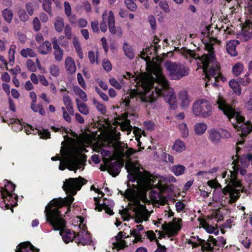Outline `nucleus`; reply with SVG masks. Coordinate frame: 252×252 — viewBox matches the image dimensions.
I'll return each mask as SVG.
<instances>
[{"label": "nucleus", "mask_w": 252, "mask_h": 252, "mask_svg": "<svg viewBox=\"0 0 252 252\" xmlns=\"http://www.w3.org/2000/svg\"><path fill=\"white\" fill-rule=\"evenodd\" d=\"M252 37V22L246 20L243 25L242 31L237 34V38L242 41L249 40Z\"/></svg>", "instance_id": "12"}, {"label": "nucleus", "mask_w": 252, "mask_h": 252, "mask_svg": "<svg viewBox=\"0 0 252 252\" xmlns=\"http://www.w3.org/2000/svg\"><path fill=\"white\" fill-rule=\"evenodd\" d=\"M21 55L25 58H27L28 57H34L36 56L35 53L32 49L30 48L23 49L22 50Z\"/></svg>", "instance_id": "47"}, {"label": "nucleus", "mask_w": 252, "mask_h": 252, "mask_svg": "<svg viewBox=\"0 0 252 252\" xmlns=\"http://www.w3.org/2000/svg\"><path fill=\"white\" fill-rule=\"evenodd\" d=\"M91 26L92 29L94 32H99L98 22L97 20L92 21L91 22Z\"/></svg>", "instance_id": "63"}, {"label": "nucleus", "mask_w": 252, "mask_h": 252, "mask_svg": "<svg viewBox=\"0 0 252 252\" xmlns=\"http://www.w3.org/2000/svg\"><path fill=\"white\" fill-rule=\"evenodd\" d=\"M120 132L114 131L109 137L108 141L119 158H129L134 151L131 148H128L126 144L120 141Z\"/></svg>", "instance_id": "7"}, {"label": "nucleus", "mask_w": 252, "mask_h": 252, "mask_svg": "<svg viewBox=\"0 0 252 252\" xmlns=\"http://www.w3.org/2000/svg\"><path fill=\"white\" fill-rule=\"evenodd\" d=\"M0 195L4 201L5 207L7 209L17 205V195L16 194L10 193L4 196L0 193Z\"/></svg>", "instance_id": "17"}, {"label": "nucleus", "mask_w": 252, "mask_h": 252, "mask_svg": "<svg viewBox=\"0 0 252 252\" xmlns=\"http://www.w3.org/2000/svg\"><path fill=\"white\" fill-rule=\"evenodd\" d=\"M4 187L1 188L0 192V194H2V195L4 196L7 194V193H12L13 191H14L15 189V186L6 180H4Z\"/></svg>", "instance_id": "23"}, {"label": "nucleus", "mask_w": 252, "mask_h": 252, "mask_svg": "<svg viewBox=\"0 0 252 252\" xmlns=\"http://www.w3.org/2000/svg\"><path fill=\"white\" fill-rule=\"evenodd\" d=\"M28 70L32 72H35L36 70V67L34 62L32 60H28L27 63Z\"/></svg>", "instance_id": "58"}, {"label": "nucleus", "mask_w": 252, "mask_h": 252, "mask_svg": "<svg viewBox=\"0 0 252 252\" xmlns=\"http://www.w3.org/2000/svg\"><path fill=\"white\" fill-rule=\"evenodd\" d=\"M178 127L181 136L183 138H187L189 135V131L187 124L183 123L179 125Z\"/></svg>", "instance_id": "39"}, {"label": "nucleus", "mask_w": 252, "mask_h": 252, "mask_svg": "<svg viewBox=\"0 0 252 252\" xmlns=\"http://www.w3.org/2000/svg\"><path fill=\"white\" fill-rule=\"evenodd\" d=\"M119 123L121 130L127 131V134H129L132 128V126L130 124V121L126 118L123 119Z\"/></svg>", "instance_id": "29"}, {"label": "nucleus", "mask_w": 252, "mask_h": 252, "mask_svg": "<svg viewBox=\"0 0 252 252\" xmlns=\"http://www.w3.org/2000/svg\"><path fill=\"white\" fill-rule=\"evenodd\" d=\"M239 41L237 40H232L229 41L226 45V49L227 53L232 56L237 55L236 47L239 44Z\"/></svg>", "instance_id": "21"}, {"label": "nucleus", "mask_w": 252, "mask_h": 252, "mask_svg": "<svg viewBox=\"0 0 252 252\" xmlns=\"http://www.w3.org/2000/svg\"><path fill=\"white\" fill-rule=\"evenodd\" d=\"M194 240L190 239L188 241V244H191L193 248L200 245L201 246L203 251H209L212 249L211 243L209 241L202 240L199 238L198 236L196 237V239L194 237Z\"/></svg>", "instance_id": "15"}, {"label": "nucleus", "mask_w": 252, "mask_h": 252, "mask_svg": "<svg viewBox=\"0 0 252 252\" xmlns=\"http://www.w3.org/2000/svg\"><path fill=\"white\" fill-rule=\"evenodd\" d=\"M31 108L34 112H38L41 115H45L46 112L42 104H36V103H31Z\"/></svg>", "instance_id": "36"}, {"label": "nucleus", "mask_w": 252, "mask_h": 252, "mask_svg": "<svg viewBox=\"0 0 252 252\" xmlns=\"http://www.w3.org/2000/svg\"><path fill=\"white\" fill-rule=\"evenodd\" d=\"M63 101L67 111L71 115H73L74 114V110L71 105V100L70 97L67 95H64Z\"/></svg>", "instance_id": "31"}, {"label": "nucleus", "mask_w": 252, "mask_h": 252, "mask_svg": "<svg viewBox=\"0 0 252 252\" xmlns=\"http://www.w3.org/2000/svg\"><path fill=\"white\" fill-rule=\"evenodd\" d=\"M133 0H125V3L126 7L130 11H135L137 9V6Z\"/></svg>", "instance_id": "50"}, {"label": "nucleus", "mask_w": 252, "mask_h": 252, "mask_svg": "<svg viewBox=\"0 0 252 252\" xmlns=\"http://www.w3.org/2000/svg\"><path fill=\"white\" fill-rule=\"evenodd\" d=\"M102 67L107 71L111 70L112 66L110 62L107 59H104L102 61Z\"/></svg>", "instance_id": "56"}, {"label": "nucleus", "mask_w": 252, "mask_h": 252, "mask_svg": "<svg viewBox=\"0 0 252 252\" xmlns=\"http://www.w3.org/2000/svg\"><path fill=\"white\" fill-rule=\"evenodd\" d=\"M207 185L212 188H220V185L216 180H209L207 182Z\"/></svg>", "instance_id": "61"}, {"label": "nucleus", "mask_w": 252, "mask_h": 252, "mask_svg": "<svg viewBox=\"0 0 252 252\" xmlns=\"http://www.w3.org/2000/svg\"><path fill=\"white\" fill-rule=\"evenodd\" d=\"M193 115L197 117L208 118L213 114V107L206 99H198L194 101L191 107Z\"/></svg>", "instance_id": "10"}, {"label": "nucleus", "mask_w": 252, "mask_h": 252, "mask_svg": "<svg viewBox=\"0 0 252 252\" xmlns=\"http://www.w3.org/2000/svg\"><path fill=\"white\" fill-rule=\"evenodd\" d=\"M52 50L51 44L49 41H45L38 47V51L40 54L46 55Z\"/></svg>", "instance_id": "26"}, {"label": "nucleus", "mask_w": 252, "mask_h": 252, "mask_svg": "<svg viewBox=\"0 0 252 252\" xmlns=\"http://www.w3.org/2000/svg\"><path fill=\"white\" fill-rule=\"evenodd\" d=\"M18 16L20 20L23 22L27 21L29 19V16L24 9H20L18 11Z\"/></svg>", "instance_id": "52"}, {"label": "nucleus", "mask_w": 252, "mask_h": 252, "mask_svg": "<svg viewBox=\"0 0 252 252\" xmlns=\"http://www.w3.org/2000/svg\"><path fill=\"white\" fill-rule=\"evenodd\" d=\"M186 167L182 165H176L173 166L171 171L177 176L183 175L185 171Z\"/></svg>", "instance_id": "37"}, {"label": "nucleus", "mask_w": 252, "mask_h": 252, "mask_svg": "<svg viewBox=\"0 0 252 252\" xmlns=\"http://www.w3.org/2000/svg\"><path fill=\"white\" fill-rule=\"evenodd\" d=\"M249 73H247L245 74L244 77L240 78L239 82L243 86H247L248 85L250 82L251 79L249 77Z\"/></svg>", "instance_id": "55"}, {"label": "nucleus", "mask_w": 252, "mask_h": 252, "mask_svg": "<svg viewBox=\"0 0 252 252\" xmlns=\"http://www.w3.org/2000/svg\"><path fill=\"white\" fill-rule=\"evenodd\" d=\"M229 86L235 94L238 95L241 94V89L238 82L234 79H231L229 82Z\"/></svg>", "instance_id": "28"}, {"label": "nucleus", "mask_w": 252, "mask_h": 252, "mask_svg": "<svg viewBox=\"0 0 252 252\" xmlns=\"http://www.w3.org/2000/svg\"><path fill=\"white\" fill-rule=\"evenodd\" d=\"M219 108L222 110L231 122L234 128L238 131L242 138L246 136L252 130V126L251 123H244V118L238 109H236L227 104L224 99L219 96L217 101Z\"/></svg>", "instance_id": "5"}, {"label": "nucleus", "mask_w": 252, "mask_h": 252, "mask_svg": "<svg viewBox=\"0 0 252 252\" xmlns=\"http://www.w3.org/2000/svg\"><path fill=\"white\" fill-rule=\"evenodd\" d=\"M110 84L114 88L120 90L121 89V83L119 82V81H117L114 78H110L109 80Z\"/></svg>", "instance_id": "57"}, {"label": "nucleus", "mask_w": 252, "mask_h": 252, "mask_svg": "<svg viewBox=\"0 0 252 252\" xmlns=\"http://www.w3.org/2000/svg\"><path fill=\"white\" fill-rule=\"evenodd\" d=\"M109 173L114 176H117L120 171V167H113V164H110L108 167Z\"/></svg>", "instance_id": "51"}, {"label": "nucleus", "mask_w": 252, "mask_h": 252, "mask_svg": "<svg viewBox=\"0 0 252 252\" xmlns=\"http://www.w3.org/2000/svg\"><path fill=\"white\" fill-rule=\"evenodd\" d=\"M73 45L79 58L80 59H82L84 57L83 51L81 47L80 43L76 37L73 38Z\"/></svg>", "instance_id": "35"}, {"label": "nucleus", "mask_w": 252, "mask_h": 252, "mask_svg": "<svg viewBox=\"0 0 252 252\" xmlns=\"http://www.w3.org/2000/svg\"><path fill=\"white\" fill-rule=\"evenodd\" d=\"M173 149L176 152L181 153L185 150L186 146L184 142L178 139L175 141L173 146Z\"/></svg>", "instance_id": "33"}, {"label": "nucleus", "mask_w": 252, "mask_h": 252, "mask_svg": "<svg viewBox=\"0 0 252 252\" xmlns=\"http://www.w3.org/2000/svg\"><path fill=\"white\" fill-rule=\"evenodd\" d=\"M54 49V55L55 60L58 62H61L63 58V52L60 47Z\"/></svg>", "instance_id": "42"}, {"label": "nucleus", "mask_w": 252, "mask_h": 252, "mask_svg": "<svg viewBox=\"0 0 252 252\" xmlns=\"http://www.w3.org/2000/svg\"><path fill=\"white\" fill-rule=\"evenodd\" d=\"M87 181L81 177L70 178L63 182V188L69 195L65 198L54 199L45 207L44 211L46 220L55 230H60V234L65 243L74 240L78 245L84 246L91 242V237L88 232L81 229L76 234L69 229H65V222L59 211L64 205H70L74 200L72 195L80 190Z\"/></svg>", "instance_id": "2"}, {"label": "nucleus", "mask_w": 252, "mask_h": 252, "mask_svg": "<svg viewBox=\"0 0 252 252\" xmlns=\"http://www.w3.org/2000/svg\"><path fill=\"white\" fill-rule=\"evenodd\" d=\"M114 205V203L113 201L104 198L103 199V203L101 204L97 205L95 208L98 211L104 210L106 213L112 215L113 214V208Z\"/></svg>", "instance_id": "16"}, {"label": "nucleus", "mask_w": 252, "mask_h": 252, "mask_svg": "<svg viewBox=\"0 0 252 252\" xmlns=\"http://www.w3.org/2000/svg\"><path fill=\"white\" fill-rule=\"evenodd\" d=\"M154 2L158 4L159 7L163 12L169 13L171 11L168 3L166 0H153Z\"/></svg>", "instance_id": "27"}, {"label": "nucleus", "mask_w": 252, "mask_h": 252, "mask_svg": "<svg viewBox=\"0 0 252 252\" xmlns=\"http://www.w3.org/2000/svg\"><path fill=\"white\" fill-rule=\"evenodd\" d=\"M77 80L79 84L83 88L85 89L86 88V86L85 84V81L81 75V73H78L77 74Z\"/></svg>", "instance_id": "62"}, {"label": "nucleus", "mask_w": 252, "mask_h": 252, "mask_svg": "<svg viewBox=\"0 0 252 252\" xmlns=\"http://www.w3.org/2000/svg\"><path fill=\"white\" fill-rule=\"evenodd\" d=\"M88 58L92 64H98V52L95 53L94 51H90L88 52Z\"/></svg>", "instance_id": "44"}, {"label": "nucleus", "mask_w": 252, "mask_h": 252, "mask_svg": "<svg viewBox=\"0 0 252 252\" xmlns=\"http://www.w3.org/2000/svg\"><path fill=\"white\" fill-rule=\"evenodd\" d=\"M2 16L4 20L8 23H10L12 21L13 13L12 10L5 8L2 11Z\"/></svg>", "instance_id": "32"}, {"label": "nucleus", "mask_w": 252, "mask_h": 252, "mask_svg": "<svg viewBox=\"0 0 252 252\" xmlns=\"http://www.w3.org/2000/svg\"><path fill=\"white\" fill-rule=\"evenodd\" d=\"M42 7L43 9L47 12L51 16L52 14L51 2L49 0H44L43 1Z\"/></svg>", "instance_id": "48"}, {"label": "nucleus", "mask_w": 252, "mask_h": 252, "mask_svg": "<svg viewBox=\"0 0 252 252\" xmlns=\"http://www.w3.org/2000/svg\"><path fill=\"white\" fill-rule=\"evenodd\" d=\"M130 234L134 237V240L133 241V243H136L141 241L142 236L140 232L138 231L135 228L130 230Z\"/></svg>", "instance_id": "45"}, {"label": "nucleus", "mask_w": 252, "mask_h": 252, "mask_svg": "<svg viewBox=\"0 0 252 252\" xmlns=\"http://www.w3.org/2000/svg\"><path fill=\"white\" fill-rule=\"evenodd\" d=\"M39 250L35 248L30 242L21 243L17 247L15 252H39Z\"/></svg>", "instance_id": "18"}, {"label": "nucleus", "mask_w": 252, "mask_h": 252, "mask_svg": "<svg viewBox=\"0 0 252 252\" xmlns=\"http://www.w3.org/2000/svg\"><path fill=\"white\" fill-rule=\"evenodd\" d=\"M179 99L181 102V106L188 107L191 101V98L188 95L186 91H182L179 94Z\"/></svg>", "instance_id": "24"}, {"label": "nucleus", "mask_w": 252, "mask_h": 252, "mask_svg": "<svg viewBox=\"0 0 252 252\" xmlns=\"http://www.w3.org/2000/svg\"><path fill=\"white\" fill-rule=\"evenodd\" d=\"M125 167L128 173V180L132 182L136 181L137 185L134 186L133 188H130V185H127L128 188L125 192V197L128 202V205L126 208L120 211V213L125 220H128L132 217L134 218L136 222L142 223L147 221L151 216V212L140 203L141 201L144 203L148 201L146 191L153 186L160 191H164L168 188V183H175L176 179L171 175L155 178L146 171L141 172L139 164L130 159L126 161Z\"/></svg>", "instance_id": "1"}, {"label": "nucleus", "mask_w": 252, "mask_h": 252, "mask_svg": "<svg viewBox=\"0 0 252 252\" xmlns=\"http://www.w3.org/2000/svg\"><path fill=\"white\" fill-rule=\"evenodd\" d=\"M138 83L142 91L141 100L153 103L158 96H162L171 108L177 107L176 98L173 89L169 87L168 81L163 75L161 68L158 65L152 66L150 73L141 77Z\"/></svg>", "instance_id": "3"}, {"label": "nucleus", "mask_w": 252, "mask_h": 252, "mask_svg": "<svg viewBox=\"0 0 252 252\" xmlns=\"http://www.w3.org/2000/svg\"><path fill=\"white\" fill-rule=\"evenodd\" d=\"M167 73L171 79L178 80L189 73V68L179 63L167 61L164 63Z\"/></svg>", "instance_id": "8"}, {"label": "nucleus", "mask_w": 252, "mask_h": 252, "mask_svg": "<svg viewBox=\"0 0 252 252\" xmlns=\"http://www.w3.org/2000/svg\"><path fill=\"white\" fill-rule=\"evenodd\" d=\"M33 29L35 31L38 32L41 29V24L38 17H34L32 21Z\"/></svg>", "instance_id": "54"}, {"label": "nucleus", "mask_w": 252, "mask_h": 252, "mask_svg": "<svg viewBox=\"0 0 252 252\" xmlns=\"http://www.w3.org/2000/svg\"><path fill=\"white\" fill-rule=\"evenodd\" d=\"M208 126L204 122H198L194 126V131L195 134L197 135H202L204 134L207 129Z\"/></svg>", "instance_id": "22"}, {"label": "nucleus", "mask_w": 252, "mask_h": 252, "mask_svg": "<svg viewBox=\"0 0 252 252\" xmlns=\"http://www.w3.org/2000/svg\"><path fill=\"white\" fill-rule=\"evenodd\" d=\"M77 106L78 111L82 114L87 115L89 113V109L84 102L76 99Z\"/></svg>", "instance_id": "34"}, {"label": "nucleus", "mask_w": 252, "mask_h": 252, "mask_svg": "<svg viewBox=\"0 0 252 252\" xmlns=\"http://www.w3.org/2000/svg\"><path fill=\"white\" fill-rule=\"evenodd\" d=\"M186 205L182 202L179 201L176 203L175 207L178 212L183 211L185 208Z\"/></svg>", "instance_id": "60"}, {"label": "nucleus", "mask_w": 252, "mask_h": 252, "mask_svg": "<svg viewBox=\"0 0 252 252\" xmlns=\"http://www.w3.org/2000/svg\"><path fill=\"white\" fill-rule=\"evenodd\" d=\"M123 48L126 56L131 60L133 59L134 57V53L131 46L125 42Z\"/></svg>", "instance_id": "30"}, {"label": "nucleus", "mask_w": 252, "mask_h": 252, "mask_svg": "<svg viewBox=\"0 0 252 252\" xmlns=\"http://www.w3.org/2000/svg\"><path fill=\"white\" fill-rule=\"evenodd\" d=\"M102 19L107 20L109 32L114 34L117 32V29L115 27V18L113 12L105 11L102 15Z\"/></svg>", "instance_id": "14"}, {"label": "nucleus", "mask_w": 252, "mask_h": 252, "mask_svg": "<svg viewBox=\"0 0 252 252\" xmlns=\"http://www.w3.org/2000/svg\"><path fill=\"white\" fill-rule=\"evenodd\" d=\"M182 220L181 218H174L172 221L166 224L161 225V228L164 230L168 237L176 235L181 229L182 226Z\"/></svg>", "instance_id": "11"}, {"label": "nucleus", "mask_w": 252, "mask_h": 252, "mask_svg": "<svg viewBox=\"0 0 252 252\" xmlns=\"http://www.w3.org/2000/svg\"><path fill=\"white\" fill-rule=\"evenodd\" d=\"M244 69L243 65L240 62L237 63L232 68L233 73L235 75H240Z\"/></svg>", "instance_id": "43"}, {"label": "nucleus", "mask_w": 252, "mask_h": 252, "mask_svg": "<svg viewBox=\"0 0 252 252\" xmlns=\"http://www.w3.org/2000/svg\"><path fill=\"white\" fill-rule=\"evenodd\" d=\"M250 162L248 155H244L241 158L237 165L233 167V171H229L227 178L225 180L227 185L222 189L224 194L229 193L230 201L235 202L240 196L241 192L243 191L241 183L237 179L236 175L239 167L246 168Z\"/></svg>", "instance_id": "6"}, {"label": "nucleus", "mask_w": 252, "mask_h": 252, "mask_svg": "<svg viewBox=\"0 0 252 252\" xmlns=\"http://www.w3.org/2000/svg\"><path fill=\"white\" fill-rule=\"evenodd\" d=\"M205 48L207 52L201 57L197 56L193 51L188 49L184 50V55L187 58H191L194 59L198 66H200L202 69L205 77L208 80L206 83L207 86L212 84L209 83L212 79H214L215 81H217L219 74V66L214 55L212 44L205 43ZM212 85L215 87L217 84L214 82Z\"/></svg>", "instance_id": "4"}, {"label": "nucleus", "mask_w": 252, "mask_h": 252, "mask_svg": "<svg viewBox=\"0 0 252 252\" xmlns=\"http://www.w3.org/2000/svg\"><path fill=\"white\" fill-rule=\"evenodd\" d=\"M200 224L208 233H213L216 235L219 234V230L214 226L208 224L205 220L201 221Z\"/></svg>", "instance_id": "25"}, {"label": "nucleus", "mask_w": 252, "mask_h": 252, "mask_svg": "<svg viewBox=\"0 0 252 252\" xmlns=\"http://www.w3.org/2000/svg\"><path fill=\"white\" fill-rule=\"evenodd\" d=\"M65 69L67 73L72 74L76 71V66L74 60L70 57H67L64 61Z\"/></svg>", "instance_id": "20"}, {"label": "nucleus", "mask_w": 252, "mask_h": 252, "mask_svg": "<svg viewBox=\"0 0 252 252\" xmlns=\"http://www.w3.org/2000/svg\"><path fill=\"white\" fill-rule=\"evenodd\" d=\"M93 102L94 105L101 114H104L106 112V108L103 104L100 103L95 99H94Z\"/></svg>", "instance_id": "41"}, {"label": "nucleus", "mask_w": 252, "mask_h": 252, "mask_svg": "<svg viewBox=\"0 0 252 252\" xmlns=\"http://www.w3.org/2000/svg\"><path fill=\"white\" fill-rule=\"evenodd\" d=\"M74 92L75 94L78 95L81 98V99H82L84 101H86L87 100V96L86 94L79 87H74Z\"/></svg>", "instance_id": "46"}, {"label": "nucleus", "mask_w": 252, "mask_h": 252, "mask_svg": "<svg viewBox=\"0 0 252 252\" xmlns=\"http://www.w3.org/2000/svg\"><path fill=\"white\" fill-rule=\"evenodd\" d=\"M145 234L147 238L150 241H156L158 245H159L158 239H157V236H156L155 233H154L153 231H147V232H145Z\"/></svg>", "instance_id": "53"}, {"label": "nucleus", "mask_w": 252, "mask_h": 252, "mask_svg": "<svg viewBox=\"0 0 252 252\" xmlns=\"http://www.w3.org/2000/svg\"><path fill=\"white\" fill-rule=\"evenodd\" d=\"M148 20L152 29L153 30H155L157 27V23L155 17L153 15H150L148 18Z\"/></svg>", "instance_id": "59"}, {"label": "nucleus", "mask_w": 252, "mask_h": 252, "mask_svg": "<svg viewBox=\"0 0 252 252\" xmlns=\"http://www.w3.org/2000/svg\"><path fill=\"white\" fill-rule=\"evenodd\" d=\"M50 74L54 76L58 77L59 76L60 71L59 67L58 65L56 64H52L50 65L49 67Z\"/></svg>", "instance_id": "49"}, {"label": "nucleus", "mask_w": 252, "mask_h": 252, "mask_svg": "<svg viewBox=\"0 0 252 252\" xmlns=\"http://www.w3.org/2000/svg\"><path fill=\"white\" fill-rule=\"evenodd\" d=\"M26 9L28 14L32 16L33 14V5L31 2H27L26 4Z\"/></svg>", "instance_id": "64"}, {"label": "nucleus", "mask_w": 252, "mask_h": 252, "mask_svg": "<svg viewBox=\"0 0 252 252\" xmlns=\"http://www.w3.org/2000/svg\"><path fill=\"white\" fill-rule=\"evenodd\" d=\"M208 138L212 144L218 145L221 139V132L216 128H211L208 131Z\"/></svg>", "instance_id": "19"}, {"label": "nucleus", "mask_w": 252, "mask_h": 252, "mask_svg": "<svg viewBox=\"0 0 252 252\" xmlns=\"http://www.w3.org/2000/svg\"><path fill=\"white\" fill-rule=\"evenodd\" d=\"M61 151L63 158L59 167L60 170H63L65 168L75 171L82 168L83 164L73 153L66 149H62Z\"/></svg>", "instance_id": "9"}, {"label": "nucleus", "mask_w": 252, "mask_h": 252, "mask_svg": "<svg viewBox=\"0 0 252 252\" xmlns=\"http://www.w3.org/2000/svg\"><path fill=\"white\" fill-rule=\"evenodd\" d=\"M54 25L55 29L58 32H62L64 26L63 18L62 17H57L56 19Z\"/></svg>", "instance_id": "40"}, {"label": "nucleus", "mask_w": 252, "mask_h": 252, "mask_svg": "<svg viewBox=\"0 0 252 252\" xmlns=\"http://www.w3.org/2000/svg\"><path fill=\"white\" fill-rule=\"evenodd\" d=\"M15 49L16 46L14 45H11L8 50L9 64L11 66L13 65L15 61Z\"/></svg>", "instance_id": "38"}, {"label": "nucleus", "mask_w": 252, "mask_h": 252, "mask_svg": "<svg viewBox=\"0 0 252 252\" xmlns=\"http://www.w3.org/2000/svg\"><path fill=\"white\" fill-rule=\"evenodd\" d=\"M128 235L126 236V234L120 231L114 237L111 239V242L114 248L117 250H122L127 247L124 239L128 238Z\"/></svg>", "instance_id": "13"}]
</instances>
